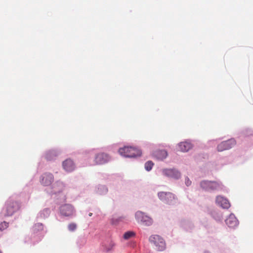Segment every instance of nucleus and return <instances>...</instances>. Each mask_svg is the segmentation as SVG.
<instances>
[{
  "instance_id": "nucleus-9",
  "label": "nucleus",
  "mask_w": 253,
  "mask_h": 253,
  "mask_svg": "<svg viewBox=\"0 0 253 253\" xmlns=\"http://www.w3.org/2000/svg\"><path fill=\"white\" fill-rule=\"evenodd\" d=\"M110 160L109 155L104 153H99L96 155L94 159V162L97 165H102Z\"/></svg>"
},
{
  "instance_id": "nucleus-26",
  "label": "nucleus",
  "mask_w": 253,
  "mask_h": 253,
  "mask_svg": "<svg viewBox=\"0 0 253 253\" xmlns=\"http://www.w3.org/2000/svg\"><path fill=\"white\" fill-rule=\"evenodd\" d=\"M113 245H111V247H110V248H106V251H107V252H108V251H110V250L112 249V248H113Z\"/></svg>"
},
{
  "instance_id": "nucleus-16",
  "label": "nucleus",
  "mask_w": 253,
  "mask_h": 253,
  "mask_svg": "<svg viewBox=\"0 0 253 253\" xmlns=\"http://www.w3.org/2000/svg\"><path fill=\"white\" fill-rule=\"evenodd\" d=\"M153 155L157 159L162 160L167 157L168 153L165 150H158L154 153Z\"/></svg>"
},
{
  "instance_id": "nucleus-20",
  "label": "nucleus",
  "mask_w": 253,
  "mask_h": 253,
  "mask_svg": "<svg viewBox=\"0 0 253 253\" xmlns=\"http://www.w3.org/2000/svg\"><path fill=\"white\" fill-rule=\"evenodd\" d=\"M154 165L152 161H148L145 164V168L146 170H150Z\"/></svg>"
},
{
  "instance_id": "nucleus-7",
  "label": "nucleus",
  "mask_w": 253,
  "mask_h": 253,
  "mask_svg": "<svg viewBox=\"0 0 253 253\" xmlns=\"http://www.w3.org/2000/svg\"><path fill=\"white\" fill-rule=\"evenodd\" d=\"M61 214L65 216H72L74 213L73 207L70 204H65L60 208Z\"/></svg>"
},
{
  "instance_id": "nucleus-15",
  "label": "nucleus",
  "mask_w": 253,
  "mask_h": 253,
  "mask_svg": "<svg viewBox=\"0 0 253 253\" xmlns=\"http://www.w3.org/2000/svg\"><path fill=\"white\" fill-rule=\"evenodd\" d=\"M191 147V144L187 142H180L178 144V148L179 150L182 152H187L190 150Z\"/></svg>"
},
{
  "instance_id": "nucleus-6",
  "label": "nucleus",
  "mask_w": 253,
  "mask_h": 253,
  "mask_svg": "<svg viewBox=\"0 0 253 253\" xmlns=\"http://www.w3.org/2000/svg\"><path fill=\"white\" fill-rule=\"evenodd\" d=\"M200 185L202 188L207 191H212L219 187V185L214 181H203Z\"/></svg>"
},
{
  "instance_id": "nucleus-22",
  "label": "nucleus",
  "mask_w": 253,
  "mask_h": 253,
  "mask_svg": "<svg viewBox=\"0 0 253 253\" xmlns=\"http://www.w3.org/2000/svg\"><path fill=\"white\" fill-rule=\"evenodd\" d=\"M77 228V225L74 223H72L69 224L68 229L71 231H74Z\"/></svg>"
},
{
  "instance_id": "nucleus-23",
  "label": "nucleus",
  "mask_w": 253,
  "mask_h": 253,
  "mask_svg": "<svg viewBox=\"0 0 253 253\" xmlns=\"http://www.w3.org/2000/svg\"><path fill=\"white\" fill-rule=\"evenodd\" d=\"M51 155H53L54 156H56L55 155V152H54V151H49L46 154V158L47 159V160H51Z\"/></svg>"
},
{
  "instance_id": "nucleus-13",
  "label": "nucleus",
  "mask_w": 253,
  "mask_h": 253,
  "mask_svg": "<svg viewBox=\"0 0 253 253\" xmlns=\"http://www.w3.org/2000/svg\"><path fill=\"white\" fill-rule=\"evenodd\" d=\"M64 187V184L62 182L57 181L52 186V192L54 194L59 193L63 191Z\"/></svg>"
},
{
  "instance_id": "nucleus-17",
  "label": "nucleus",
  "mask_w": 253,
  "mask_h": 253,
  "mask_svg": "<svg viewBox=\"0 0 253 253\" xmlns=\"http://www.w3.org/2000/svg\"><path fill=\"white\" fill-rule=\"evenodd\" d=\"M231 206L230 203L227 199L222 198V208L229 209Z\"/></svg>"
},
{
  "instance_id": "nucleus-12",
  "label": "nucleus",
  "mask_w": 253,
  "mask_h": 253,
  "mask_svg": "<svg viewBox=\"0 0 253 253\" xmlns=\"http://www.w3.org/2000/svg\"><path fill=\"white\" fill-rule=\"evenodd\" d=\"M64 169L67 171H71L75 169V165L73 161L70 159L66 160L62 164Z\"/></svg>"
},
{
  "instance_id": "nucleus-1",
  "label": "nucleus",
  "mask_w": 253,
  "mask_h": 253,
  "mask_svg": "<svg viewBox=\"0 0 253 253\" xmlns=\"http://www.w3.org/2000/svg\"><path fill=\"white\" fill-rule=\"evenodd\" d=\"M121 155L126 157H135L141 155V151L135 147L125 146L119 150Z\"/></svg>"
},
{
  "instance_id": "nucleus-24",
  "label": "nucleus",
  "mask_w": 253,
  "mask_h": 253,
  "mask_svg": "<svg viewBox=\"0 0 253 253\" xmlns=\"http://www.w3.org/2000/svg\"><path fill=\"white\" fill-rule=\"evenodd\" d=\"M216 203L219 206H220V207L221 206V196H218L216 197Z\"/></svg>"
},
{
  "instance_id": "nucleus-3",
  "label": "nucleus",
  "mask_w": 253,
  "mask_h": 253,
  "mask_svg": "<svg viewBox=\"0 0 253 253\" xmlns=\"http://www.w3.org/2000/svg\"><path fill=\"white\" fill-rule=\"evenodd\" d=\"M149 241L155 246L157 250L163 251L165 249V242L164 239L160 236L157 235H152L149 237Z\"/></svg>"
},
{
  "instance_id": "nucleus-25",
  "label": "nucleus",
  "mask_w": 253,
  "mask_h": 253,
  "mask_svg": "<svg viewBox=\"0 0 253 253\" xmlns=\"http://www.w3.org/2000/svg\"><path fill=\"white\" fill-rule=\"evenodd\" d=\"M185 183L187 186H189L191 184V181H190V180L188 178H187L185 180Z\"/></svg>"
},
{
  "instance_id": "nucleus-27",
  "label": "nucleus",
  "mask_w": 253,
  "mask_h": 253,
  "mask_svg": "<svg viewBox=\"0 0 253 253\" xmlns=\"http://www.w3.org/2000/svg\"><path fill=\"white\" fill-rule=\"evenodd\" d=\"M92 213H89V216H91L92 215Z\"/></svg>"
},
{
  "instance_id": "nucleus-28",
  "label": "nucleus",
  "mask_w": 253,
  "mask_h": 253,
  "mask_svg": "<svg viewBox=\"0 0 253 253\" xmlns=\"http://www.w3.org/2000/svg\"><path fill=\"white\" fill-rule=\"evenodd\" d=\"M0 253H1L0 251Z\"/></svg>"
},
{
  "instance_id": "nucleus-14",
  "label": "nucleus",
  "mask_w": 253,
  "mask_h": 253,
  "mask_svg": "<svg viewBox=\"0 0 253 253\" xmlns=\"http://www.w3.org/2000/svg\"><path fill=\"white\" fill-rule=\"evenodd\" d=\"M236 141L234 139H230L222 142V150H228L234 147L236 145Z\"/></svg>"
},
{
  "instance_id": "nucleus-2",
  "label": "nucleus",
  "mask_w": 253,
  "mask_h": 253,
  "mask_svg": "<svg viewBox=\"0 0 253 253\" xmlns=\"http://www.w3.org/2000/svg\"><path fill=\"white\" fill-rule=\"evenodd\" d=\"M20 204L18 202L12 200L7 201L5 206L4 215L7 216L12 215L20 209Z\"/></svg>"
},
{
  "instance_id": "nucleus-5",
  "label": "nucleus",
  "mask_w": 253,
  "mask_h": 253,
  "mask_svg": "<svg viewBox=\"0 0 253 253\" xmlns=\"http://www.w3.org/2000/svg\"><path fill=\"white\" fill-rule=\"evenodd\" d=\"M135 218L138 222L146 225L150 226L152 223V219L149 216L145 215V214L140 211H138L135 213Z\"/></svg>"
},
{
  "instance_id": "nucleus-4",
  "label": "nucleus",
  "mask_w": 253,
  "mask_h": 253,
  "mask_svg": "<svg viewBox=\"0 0 253 253\" xmlns=\"http://www.w3.org/2000/svg\"><path fill=\"white\" fill-rule=\"evenodd\" d=\"M159 199L166 204L173 205L175 202L174 195L170 192H161L158 193Z\"/></svg>"
},
{
  "instance_id": "nucleus-18",
  "label": "nucleus",
  "mask_w": 253,
  "mask_h": 253,
  "mask_svg": "<svg viewBox=\"0 0 253 253\" xmlns=\"http://www.w3.org/2000/svg\"><path fill=\"white\" fill-rule=\"evenodd\" d=\"M98 193L100 195L106 194L108 192V189L105 186H100L98 188Z\"/></svg>"
},
{
  "instance_id": "nucleus-11",
  "label": "nucleus",
  "mask_w": 253,
  "mask_h": 253,
  "mask_svg": "<svg viewBox=\"0 0 253 253\" xmlns=\"http://www.w3.org/2000/svg\"><path fill=\"white\" fill-rule=\"evenodd\" d=\"M163 172L164 175L175 179H178L180 177V172L175 169H165Z\"/></svg>"
},
{
  "instance_id": "nucleus-8",
  "label": "nucleus",
  "mask_w": 253,
  "mask_h": 253,
  "mask_svg": "<svg viewBox=\"0 0 253 253\" xmlns=\"http://www.w3.org/2000/svg\"><path fill=\"white\" fill-rule=\"evenodd\" d=\"M54 176L51 173H44L40 178V182L42 185L45 186L50 185L53 181Z\"/></svg>"
},
{
  "instance_id": "nucleus-19",
  "label": "nucleus",
  "mask_w": 253,
  "mask_h": 253,
  "mask_svg": "<svg viewBox=\"0 0 253 253\" xmlns=\"http://www.w3.org/2000/svg\"><path fill=\"white\" fill-rule=\"evenodd\" d=\"M135 235L134 232L132 231H127L124 235V238L125 239H128Z\"/></svg>"
},
{
  "instance_id": "nucleus-10",
  "label": "nucleus",
  "mask_w": 253,
  "mask_h": 253,
  "mask_svg": "<svg viewBox=\"0 0 253 253\" xmlns=\"http://www.w3.org/2000/svg\"><path fill=\"white\" fill-rule=\"evenodd\" d=\"M225 222L228 227L234 228L239 225V221L235 215L232 213L230 214L225 220Z\"/></svg>"
},
{
  "instance_id": "nucleus-21",
  "label": "nucleus",
  "mask_w": 253,
  "mask_h": 253,
  "mask_svg": "<svg viewBox=\"0 0 253 253\" xmlns=\"http://www.w3.org/2000/svg\"><path fill=\"white\" fill-rule=\"evenodd\" d=\"M8 223L4 221L0 224V231H3L8 227Z\"/></svg>"
}]
</instances>
